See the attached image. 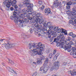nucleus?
I'll return each instance as SVG.
<instances>
[{"mask_svg":"<svg viewBox=\"0 0 76 76\" xmlns=\"http://www.w3.org/2000/svg\"><path fill=\"white\" fill-rule=\"evenodd\" d=\"M35 15L32 16L33 23L36 22V23H39V24H43L44 22V20L42 19H39V18H39L40 16L41 15L39 13H38L36 12V13H34Z\"/></svg>","mask_w":76,"mask_h":76,"instance_id":"f257e3e1","label":"nucleus"},{"mask_svg":"<svg viewBox=\"0 0 76 76\" xmlns=\"http://www.w3.org/2000/svg\"><path fill=\"white\" fill-rule=\"evenodd\" d=\"M17 14V12H13V16H11L10 17V19L11 20H14V22L15 23V25H17L18 24V22L19 20H20L21 19V18H23V15L21 14L20 16H18V17L16 16V14Z\"/></svg>","mask_w":76,"mask_h":76,"instance_id":"f03ea898","label":"nucleus"},{"mask_svg":"<svg viewBox=\"0 0 76 76\" xmlns=\"http://www.w3.org/2000/svg\"><path fill=\"white\" fill-rule=\"evenodd\" d=\"M60 36H58L57 38L54 39L53 42H56L57 43L56 45L57 47H59L60 48H63L65 50H66L67 48H66V46L64 44L62 43H60V42H58L60 41Z\"/></svg>","mask_w":76,"mask_h":76,"instance_id":"7ed1b4c3","label":"nucleus"},{"mask_svg":"<svg viewBox=\"0 0 76 76\" xmlns=\"http://www.w3.org/2000/svg\"><path fill=\"white\" fill-rule=\"evenodd\" d=\"M73 11L70 12L68 11L66 12V14H68L69 16H71V19L72 20H74L76 19V7H74L72 8Z\"/></svg>","mask_w":76,"mask_h":76,"instance_id":"20e7f679","label":"nucleus"},{"mask_svg":"<svg viewBox=\"0 0 76 76\" xmlns=\"http://www.w3.org/2000/svg\"><path fill=\"white\" fill-rule=\"evenodd\" d=\"M49 61V60L48 59V58H46L45 62L44 63L43 65L44 68L43 69V67H41L40 69V71H42L43 73H45V72H47V70H48V68L47 67V63H48Z\"/></svg>","mask_w":76,"mask_h":76,"instance_id":"39448f33","label":"nucleus"},{"mask_svg":"<svg viewBox=\"0 0 76 76\" xmlns=\"http://www.w3.org/2000/svg\"><path fill=\"white\" fill-rule=\"evenodd\" d=\"M42 44L41 43L39 42L38 44V45H37V49L39 50V52H40V55L42 54V51H45V46H42Z\"/></svg>","mask_w":76,"mask_h":76,"instance_id":"423d86ee","label":"nucleus"},{"mask_svg":"<svg viewBox=\"0 0 76 76\" xmlns=\"http://www.w3.org/2000/svg\"><path fill=\"white\" fill-rule=\"evenodd\" d=\"M3 3L4 4L6 5V10L8 11L9 10L10 5H12V3H10L8 0H5V1Z\"/></svg>","mask_w":76,"mask_h":76,"instance_id":"0eeeda50","label":"nucleus"},{"mask_svg":"<svg viewBox=\"0 0 76 76\" xmlns=\"http://www.w3.org/2000/svg\"><path fill=\"white\" fill-rule=\"evenodd\" d=\"M58 26L53 27V30H54V31H51L50 33V34L51 35H56L57 31V29H58Z\"/></svg>","mask_w":76,"mask_h":76,"instance_id":"6e6552de","label":"nucleus"},{"mask_svg":"<svg viewBox=\"0 0 76 76\" xmlns=\"http://www.w3.org/2000/svg\"><path fill=\"white\" fill-rule=\"evenodd\" d=\"M73 1L72 3L71 1H69L68 2V3H67L66 5H67L66 6V7L67 9H69L70 8V5H72V4H73L74 6H76V3L75 1H73V0H71V1Z\"/></svg>","mask_w":76,"mask_h":76,"instance_id":"1a4fd4ad","label":"nucleus"},{"mask_svg":"<svg viewBox=\"0 0 76 76\" xmlns=\"http://www.w3.org/2000/svg\"><path fill=\"white\" fill-rule=\"evenodd\" d=\"M56 32H57L58 33H60V32L64 33L65 35H67V31L65 29H63V28H61V29L59 28H58Z\"/></svg>","mask_w":76,"mask_h":76,"instance_id":"9d476101","label":"nucleus"},{"mask_svg":"<svg viewBox=\"0 0 76 76\" xmlns=\"http://www.w3.org/2000/svg\"><path fill=\"white\" fill-rule=\"evenodd\" d=\"M72 51L70 53L71 55H73L74 58H76V46L72 48Z\"/></svg>","mask_w":76,"mask_h":76,"instance_id":"9b49d317","label":"nucleus"},{"mask_svg":"<svg viewBox=\"0 0 76 76\" xmlns=\"http://www.w3.org/2000/svg\"><path fill=\"white\" fill-rule=\"evenodd\" d=\"M32 29H33V31H34V33L35 35H38L39 32H40L42 30L40 28H39L38 29L37 28L33 27Z\"/></svg>","mask_w":76,"mask_h":76,"instance_id":"f8f14e48","label":"nucleus"},{"mask_svg":"<svg viewBox=\"0 0 76 76\" xmlns=\"http://www.w3.org/2000/svg\"><path fill=\"white\" fill-rule=\"evenodd\" d=\"M5 48L7 49H9L11 47H14L15 46V45L12 43H8L7 44H5Z\"/></svg>","mask_w":76,"mask_h":76,"instance_id":"ddd939ff","label":"nucleus"},{"mask_svg":"<svg viewBox=\"0 0 76 76\" xmlns=\"http://www.w3.org/2000/svg\"><path fill=\"white\" fill-rule=\"evenodd\" d=\"M32 51L34 54L35 55H37V54L40 55V52H39V50H38V49H37V48L33 49Z\"/></svg>","mask_w":76,"mask_h":76,"instance_id":"4468645a","label":"nucleus"},{"mask_svg":"<svg viewBox=\"0 0 76 76\" xmlns=\"http://www.w3.org/2000/svg\"><path fill=\"white\" fill-rule=\"evenodd\" d=\"M53 28L54 27H53V26H49V27H48L47 28H46V29H45V31H48V34H49V33H50H50L51 31H50V30H51V29H53Z\"/></svg>","mask_w":76,"mask_h":76,"instance_id":"2eb2a0df","label":"nucleus"},{"mask_svg":"<svg viewBox=\"0 0 76 76\" xmlns=\"http://www.w3.org/2000/svg\"><path fill=\"white\" fill-rule=\"evenodd\" d=\"M32 47L33 48H36L37 49V46H36L35 43L32 44L31 43H30L28 45L29 49H31Z\"/></svg>","mask_w":76,"mask_h":76,"instance_id":"dca6fc26","label":"nucleus"},{"mask_svg":"<svg viewBox=\"0 0 76 76\" xmlns=\"http://www.w3.org/2000/svg\"><path fill=\"white\" fill-rule=\"evenodd\" d=\"M66 42V41L65 40V37H62L60 40V43H62L64 44Z\"/></svg>","mask_w":76,"mask_h":76,"instance_id":"f3484780","label":"nucleus"},{"mask_svg":"<svg viewBox=\"0 0 76 76\" xmlns=\"http://www.w3.org/2000/svg\"><path fill=\"white\" fill-rule=\"evenodd\" d=\"M60 4H61V2H58V1H57L54 2V4L53 5V6L54 7H58V6L59 5H60Z\"/></svg>","mask_w":76,"mask_h":76,"instance_id":"a211bd4d","label":"nucleus"},{"mask_svg":"<svg viewBox=\"0 0 76 76\" xmlns=\"http://www.w3.org/2000/svg\"><path fill=\"white\" fill-rule=\"evenodd\" d=\"M7 69L9 70V72H11L12 73L16 74V71H14V70H11V69L10 67H8L7 68Z\"/></svg>","mask_w":76,"mask_h":76,"instance_id":"6ab92c4d","label":"nucleus"},{"mask_svg":"<svg viewBox=\"0 0 76 76\" xmlns=\"http://www.w3.org/2000/svg\"><path fill=\"white\" fill-rule=\"evenodd\" d=\"M45 12L46 13H51V10L50 9L48 8H46L45 10Z\"/></svg>","mask_w":76,"mask_h":76,"instance_id":"aec40b11","label":"nucleus"},{"mask_svg":"<svg viewBox=\"0 0 76 76\" xmlns=\"http://www.w3.org/2000/svg\"><path fill=\"white\" fill-rule=\"evenodd\" d=\"M69 46H67V48L66 47V48H67V50L68 49V48H71V45H74V44H75V43L73 42L72 41L70 42L69 43Z\"/></svg>","mask_w":76,"mask_h":76,"instance_id":"412c9836","label":"nucleus"},{"mask_svg":"<svg viewBox=\"0 0 76 76\" xmlns=\"http://www.w3.org/2000/svg\"><path fill=\"white\" fill-rule=\"evenodd\" d=\"M70 73L71 76H74V75H76V72H73V71H70Z\"/></svg>","mask_w":76,"mask_h":76,"instance_id":"4be33fe9","label":"nucleus"},{"mask_svg":"<svg viewBox=\"0 0 76 76\" xmlns=\"http://www.w3.org/2000/svg\"><path fill=\"white\" fill-rule=\"evenodd\" d=\"M8 1L10 2V3H11V4H16V3H17V1L16 0H14L12 1H11V0H9V1Z\"/></svg>","mask_w":76,"mask_h":76,"instance_id":"5701e85b","label":"nucleus"},{"mask_svg":"<svg viewBox=\"0 0 76 76\" xmlns=\"http://www.w3.org/2000/svg\"><path fill=\"white\" fill-rule=\"evenodd\" d=\"M18 20V21H19V23H19V22H17V23H18V24L17 25H18V26H20V27H21H21H23V23H22L21 22H19V21L20 20Z\"/></svg>","mask_w":76,"mask_h":76,"instance_id":"b1692460","label":"nucleus"},{"mask_svg":"<svg viewBox=\"0 0 76 76\" xmlns=\"http://www.w3.org/2000/svg\"><path fill=\"white\" fill-rule=\"evenodd\" d=\"M59 63V62L58 61H57V62H55L54 63V66H58V64Z\"/></svg>","mask_w":76,"mask_h":76,"instance_id":"393cba45","label":"nucleus"},{"mask_svg":"<svg viewBox=\"0 0 76 76\" xmlns=\"http://www.w3.org/2000/svg\"><path fill=\"white\" fill-rule=\"evenodd\" d=\"M58 53L57 55H56L53 58V60L54 61L55 60H56L57 59V57L58 56Z\"/></svg>","mask_w":76,"mask_h":76,"instance_id":"a878e982","label":"nucleus"},{"mask_svg":"<svg viewBox=\"0 0 76 76\" xmlns=\"http://www.w3.org/2000/svg\"><path fill=\"white\" fill-rule=\"evenodd\" d=\"M47 27H48L51 25V22H49L48 23H47Z\"/></svg>","mask_w":76,"mask_h":76,"instance_id":"bb28decb","label":"nucleus"},{"mask_svg":"<svg viewBox=\"0 0 76 76\" xmlns=\"http://www.w3.org/2000/svg\"><path fill=\"white\" fill-rule=\"evenodd\" d=\"M69 36H72V37H72L74 36V35H73V32H71L70 33H69Z\"/></svg>","mask_w":76,"mask_h":76,"instance_id":"cd10ccee","label":"nucleus"},{"mask_svg":"<svg viewBox=\"0 0 76 76\" xmlns=\"http://www.w3.org/2000/svg\"><path fill=\"white\" fill-rule=\"evenodd\" d=\"M44 23V22L43 23V24H43V26H45V29H47V28H47V24L46 23Z\"/></svg>","mask_w":76,"mask_h":76,"instance_id":"c85d7f7f","label":"nucleus"},{"mask_svg":"<svg viewBox=\"0 0 76 76\" xmlns=\"http://www.w3.org/2000/svg\"><path fill=\"white\" fill-rule=\"evenodd\" d=\"M9 63H11L12 64H14V63H13V61H12L11 60L9 59Z\"/></svg>","mask_w":76,"mask_h":76,"instance_id":"c756f323","label":"nucleus"},{"mask_svg":"<svg viewBox=\"0 0 76 76\" xmlns=\"http://www.w3.org/2000/svg\"><path fill=\"white\" fill-rule=\"evenodd\" d=\"M64 44L65 45V46L66 47H67V46H69V43L68 42L66 43L65 44H65V43H64Z\"/></svg>","mask_w":76,"mask_h":76,"instance_id":"7c9ffc66","label":"nucleus"},{"mask_svg":"<svg viewBox=\"0 0 76 76\" xmlns=\"http://www.w3.org/2000/svg\"><path fill=\"white\" fill-rule=\"evenodd\" d=\"M52 56H53V53H50L49 55V57L50 58H51Z\"/></svg>","mask_w":76,"mask_h":76,"instance_id":"2f4dec72","label":"nucleus"},{"mask_svg":"<svg viewBox=\"0 0 76 76\" xmlns=\"http://www.w3.org/2000/svg\"><path fill=\"white\" fill-rule=\"evenodd\" d=\"M42 60H41V61H39L37 62V64H41V63H42V62L41 61Z\"/></svg>","mask_w":76,"mask_h":76,"instance_id":"473e14b6","label":"nucleus"},{"mask_svg":"<svg viewBox=\"0 0 76 76\" xmlns=\"http://www.w3.org/2000/svg\"><path fill=\"white\" fill-rule=\"evenodd\" d=\"M37 72H34L33 73V75H32V76H37Z\"/></svg>","mask_w":76,"mask_h":76,"instance_id":"72a5a7b5","label":"nucleus"},{"mask_svg":"<svg viewBox=\"0 0 76 76\" xmlns=\"http://www.w3.org/2000/svg\"><path fill=\"white\" fill-rule=\"evenodd\" d=\"M41 58L42 59L41 60H42V59L44 60V59H45V56H41Z\"/></svg>","mask_w":76,"mask_h":76,"instance_id":"f704fd0d","label":"nucleus"},{"mask_svg":"<svg viewBox=\"0 0 76 76\" xmlns=\"http://www.w3.org/2000/svg\"><path fill=\"white\" fill-rule=\"evenodd\" d=\"M56 53V50H54L53 52L52 53L53 56H54L55 55V54Z\"/></svg>","mask_w":76,"mask_h":76,"instance_id":"c9c22d12","label":"nucleus"},{"mask_svg":"<svg viewBox=\"0 0 76 76\" xmlns=\"http://www.w3.org/2000/svg\"><path fill=\"white\" fill-rule=\"evenodd\" d=\"M32 65L34 66L37 65V63L35 62H33L32 64Z\"/></svg>","mask_w":76,"mask_h":76,"instance_id":"e433bc0d","label":"nucleus"},{"mask_svg":"<svg viewBox=\"0 0 76 76\" xmlns=\"http://www.w3.org/2000/svg\"><path fill=\"white\" fill-rule=\"evenodd\" d=\"M69 23L72 24V23H73V21L72 20H70L69 21Z\"/></svg>","mask_w":76,"mask_h":76,"instance_id":"4c0bfd02","label":"nucleus"},{"mask_svg":"<svg viewBox=\"0 0 76 76\" xmlns=\"http://www.w3.org/2000/svg\"><path fill=\"white\" fill-rule=\"evenodd\" d=\"M38 4H42V1H39Z\"/></svg>","mask_w":76,"mask_h":76,"instance_id":"58836bf2","label":"nucleus"},{"mask_svg":"<svg viewBox=\"0 0 76 76\" xmlns=\"http://www.w3.org/2000/svg\"><path fill=\"white\" fill-rule=\"evenodd\" d=\"M34 26L35 27H39V26H38V24L36 23V24H34Z\"/></svg>","mask_w":76,"mask_h":76,"instance_id":"ea45409f","label":"nucleus"},{"mask_svg":"<svg viewBox=\"0 0 76 76\" xmlns=\"http://www.w3.org/2000/svg\"><path fill=\"white\" fill-rule=\"evenodd\" d=\"M54 66H53L50 69V71H53L54 69Z\"/></svg>","mask_w":76,"mask_h":76,"instance_id":"a19ab883","label":"nucleus"},{"mask_svg":"<svg viewBox=\"0 0 76 76\" xmlns=\"http://www.w3.org/2000/svg\"><path fill=\"white\" fill-rule=\"evenodd\" d=\"M29 31L31 34H32V32H33V30H32V28L30 29L29 30Z\"/></svg>","mask_w":76,"mask_h":76,"instance_id":"79ce46f5","label":"nucleus"},{"mask_svg":"<svg viewBox=\"0 0 76 76\" xmlns=\"http://www.w3.org/2000/svg\"><path fill=\"white\" fill-rule=\"evenodd\" d=\"M41 9H44V5H42L41 7Z\"/></svg>","mask_w":76,"mask_h":76,"instance_id":"37998d69","label":"nucleus"},{"mask_svg":"<svg viewBox=\"0 0 76 76\" xmlns=\"http://www.w3.org/2000/svg\"><path fill=\"white\" fill-rule=\"evenodd\" d=\"M14 7H15V9H17V8H18V6H17V5H15L14 6Z\"/></svg>","mask_w":76,"mask_h":76,"instance_id":"c03bdc74","label":"nucleus"},{"mask_svg":"<svg viewBox=\"0 0 76 76\" xmlns=\"http://www.w3.org/2000/svg\"><path fill=\"white\" fill-rule=\"evenodd\" d=\"M10 9L12 11V10H13L14 9H13V8L12 7H11L10 8Z\"/></svg>","mask_w":76,"mask_h":76,"instance_id":"a18cd8bd","label":"nucleus"},{"mask_svg":"<svg viewBox=\"0 0 76 76\" xmlns=\"http://www.w3.org/2000/svg\"><path fill=\"white\" fill-rule=\"evenodd\" d=\"M0 41H1V42H2L3 41H4V39H1L0 40Z\"/></svg>","mask_w":76,"mask_h":76,"instance_id":"49530a36","label":"nucleus"},{"mask_svg":"<svg viewBox=\"0 0 76 76\" xmlns=\"http://www.w3.org/2000/svg\"><path fill=\"white\" fill-rule=\"evenodd\" d=\"M48 37L49 38H51V36H50V35H49Z\"/></svg>","mask_w":76,"mask_h":76,"instance_id":"de8ad7c7","label":"nucleus"},{"mask_svg":"<svg viewBox=\"0 0 76 76\" xmlns=\"http://www.w3.org/2000/svg\"><path fill=\"white\" fill-rule=\"evenodd\" d=\"M49 50H48V51H46V52L47 53H49Z\"/></svg>","mask_w":76,"mask_h":76,"instance_id":"09e8293b","label":"nucleus"},{"mask_svg":"<svg viewBox=\"0 0 76 76\" xmlns=\"http://www.w3.org/2000/svg\"><path fill=\"white\" fill-rule=\"evenodd\" d=\"M74 22H75V23H75V24L76 23V19L75 20H74Z\"/></svg>","mask_w":76,"mask_h":76,"instance_id":"8fccbe9b","label":"nucleus"},{"mask_svg":"<svg viewBox=\"0 0 76 76\" xmlns=\"http://www.w3.org/2000/svg\"><path fill=\"white\" fill-rule=\"evenodd\" d=\"M75 37H76V35H74V36H72V38H75Z\"/></svg>","mask_w":76,"mask_h":76,"instance_id":"3c124183","label":"nucleus"},{"mask_svg":"<svg viewBox=\"0 0 76 76\" xmlns=\"http://www.w3.org/2000/svg\"><path fill=\"white\" fill-rule=\"evenodd\" d=\"M66 64L65 63H64V65L65 66H66Z\"/></svg>","mask_w":76,"mask_h":76,"instance_id":"603ef678","label":"nucleus"},{"mask_svg":"<svg viewBox=\"0 0 76 76\" xmlns=\"http://www.w3.org/2000/svg\"><path fill=\"white\" fill-rule=\"evenodd\" d=\"M68 51L69 52V53H70V50H68Z\"/></svg>","mask_w":76,"mask_h":76,"instance_id":"864d4df0","label":"nucleus"},{"mask_svg":"<svg viewBox=\"0 0 76 76\" xmlns=\"http://www.w3.org/2000/svg\"><path fill=\"white\" fill-rule=\"evenodd\" d=\"M38 35H39V36H41V34H38Z\"/></svg>","mask_w":76,"mask_h":76,"instance_id":"5fc2aeb1","label":"nucleus"},{"mask_svg":"<svg viewBox=\"0 0 76 76\" xmlns=\"http://www.w3.org/2000/svg\"><path fill=\"white\" fill-rule=\"evenodd\" d=\"M73 1H75L76 2V0H72Z\"/></svg>","mask_w":76,"mask_h":76,"instance_id":"6e6d98bb","label":"nucleus"},{"mask_svg":"<svg viewBox=\"0 0 76 76\" xmlns=\"http://www.w3.org/2000/svg\"><path fill=\"white\" fill-rule=\"evenodd\" d=\"M50 42H52L53 41V40H50Z\"/></svg>","mask_w":76,"mask_h":76,"instance_id":"4d7b16f0","label":"nucleus"},{"mask_svg":"<svg viewBox=\"0 0 76 76\" xmlns=\"http://www.w3.org/2000/svg\"><path fill=\"white\" fill-rule=\"evenodd\" d=\"M51 7L52 8V9H53V6H52Z\"/></svg>","mask_w":76,"mask_h":76,"instance_id":"13d9d810","label":"nucleus"},{"mask_svg":"<svg viewBox=\"0 0 76 76\" xmlns=\"http://www.w3.org/2000/svg\"><path fill=\"white\" fill-rule=\"evenodd\" d=\"M1 10H2V9L1 8Z\"/></svg>","mask_w":76,"mask_h":76,"instance_id":"bf43d9fd","label":"nucleus"},{"mask_svg":"<svg viewBox=\"0 0 76 76\" xmlns=\"http://www.w3.org/2000/svg\"><path fill=\"white\" fill-rule=\"evenodd\" d=\"M56 1H58V0H56Z\"/></svg>","mask_w":76,"mask_h":76,"instance_id":"052dcab7","label":"nucleus"},{"mask_svg":"<svg viewBox=\"0 0 76 76\" xmlns=\"http://www.w3.org/2000/svg\"><path fill=\"white\" fill-rule=\"evenodd\" d=\"M7 0H7H8V1H9V0Z\"/></svg>","mask_w":76,"mask_h":76,"instance_id":"680f3d73","label":"nucleus"}]
</instances>
